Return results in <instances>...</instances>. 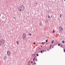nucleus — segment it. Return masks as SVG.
Instances as JSON below:
<instances>
[{
	"mask_svg": "<svg viewBox=\"0 0 65 65\" xmlns=\"http://www.w3.org/2000/svg\"><path fill=\"white\" fill-rule=\"evenodd\" d=\"M18 9L20 11H24L25 9V8H24V7L22 5H21L19 6L18 7Z\"/></svg>",
	"mask_w": 65,
	"mask_h": 65,
	"instance_id": "nucleus-1",
	"label": "nucleus"
},
{
	"mask_svg": "<svg viewBox=\"0 0 65 65\" xmlns=\"http://www.w3.org/2000/svg\"><path fill=\"white\" fill-rule=\"evenodd\" d=\"M1 43H2V44H4L5 42H4V40L2 39H1L0 41Z\"/></svg>",
	"mask_w": 65,
	"mask_h": 65,
	"instance_id": "nucleus-2",
	"label": "nucleus"
},
{
	"mask_svg": "<svg viewBox=\"0 0 65 65\" xmlns=\"http://www.w3.org/2000/svg\"><path fill=\"white\" fill-rule=\"evenodd\" d=\"M26 34H23L22 36V38L23 39H25V37H26Z\"/></svg>",
	"mask_w": 65,
	"mask_h": 65,
	"instance_id": "nucleus-3",
	"label": "nucleus"
},
{
	"mask_svg": "<svg viewBox=\"0 0 65 65\" xmlns=\"http://www.w3.org/2000/svg\"><path fill=\"white\" fill-rule=\"evenodd\" d=\"M59 29L60 31H63V28H62V27H59Z\"/></svg>",
	"mask_w": 65,
	"mask_h": 65,
	"instance_id": "nucleus-4",
	"label": "nucleus"
},
{
	"mask_svg": "<svg viewBox=\"0 0 65 65\" xmlns=\"http://www.w3.org/2000/svg\"><path fill=\"white\" fill-rule=\"evenodd\" d=\"M7 54L8 56H10V51H8L7 52Z\"/></svg>",
	"mask_w": 65,
	"mask_h": 65,
	"instance_id": "nucleus-5",
	"label": "nucleus"
},
{
	"mask_svg": "<svg viewBox=\"0 0 65 65\" xmlns=\"http://www.w3.org/2000/svg\"><path fill=\"white\" fill-rule=\"evenodd\" d=\"M4 59H5V60L6 59H7V56H5V57H4Z\"/></svg>",
	"mask_w": 65,
	"mask_h": 65,
	"instance_id": "nucleus-6",
	"label": "nucleus"
},
{
	"mask_svg": "<svg viewBox=\"0 0 65 65\" xmlns=\"http://www.w3.org/2000/svg\"><path fill=\"white\" fill-rule=\"evenodd\" d=\"M62 43H65V42H64V41L63 40L62 41Z\"/></svg>",
	"mask_w": 65,
	"mask_h": 65,
	"instance_id": "nucleus-7",
	"label": "nucleus"
},
{
	"mask_svg": "<svg viewBox=\"0 0 65 65\" xmlns=\"http://www.w3.org/2000/svg\"><path fill=\"white\" fill-rule=\"evenodd\" d=\"M54 42V40L52 41V42H51V43L52 44V43H53V42Z\"/></svg>",
	"mask_w": 65,
	"mask_h": 65,
	"instance_id": "nucleus-8",
	"label": "nucleus"
},
{
	"mask_svg": "<svg viewBox=\"0 0 65 65\" xmlns=\"http://www.w3.org/2000/svg\"><path fill=\"white\" fill-rule=\"evenodd\" d=\"M30 62L29 61V63H28V65H30Z\"/></svg>",
	"mask_w": 65,
	"mask_h": 65,
	"instance_id": "nucleus-9",
	"label": "nucleus"
},
{
	"mask_svg": "<svg viewBox=\"0 0 65 65\" xmlns=\"http://www.w3.org/2000/svg\"><path fill=\"white\" fill-rule=\"evenodd\" d=\"M17 44H19V42L18 41H17Z\"/></svg>",
	"mask_w": 65,
	"mask_h": 65,
	"instance_id": "nucleus-10",
	"label": "nucleus"
},
{
	"mask_svg": "<svg viewBox=\"0 0 65 65\" xmlns=\"http://www.w3.org/2000/svg\"><path fill=\"white\" fill-rule=\"evenodd\" d=\"M35 56V54L32 55V56H33L34 57Z\"/></svg>",
	"mask_w": 65,
	"mask_h": 65,
	"instance_id": "nucleus-11",
	"label": "nucleus"
},
{
	"mask_svg": "<svg viewBox=\"0 0 65 65\" xmlns=\"http://www.w3.org/2000/svg\"><path fill=\"white\" fill-rule=\"evenodd\" d=\"M29 35H30V36H31L32 35H31V34L30 33L29 34Z\"/></svg>",
	"mask_w": 65,
	"mask_h": 65,
	"instance_id": "nucleus-12",
	"label": "nucleus"
},
{
	"mask_svg": "<svg viewBox=\"0 0 65 65\" xmlns=\"http://www.w3.org/2000/svg\"><path fill=\"white\" fill-rule=\"evenodd\" d=\"M46 42H47V39L46 40Z\"/></svg>",
	"mask_w": 65,
	"mask_h": 65,
	"instance_id": "nucleus-13",
	"label": "nucleus"
},
{
	"mask_svg": "<svg viewBox=\"0 0 65 65\" xmlns=\"http://www.w3.org/2000/svg\"><path fill=\"white\" fill-rule=\"evenodd\" d=\"M55 31L54 30L53 31V33H55Z\"/></svg>",
	"mask_w": 65,
	"mask_h": 65,
	"instance_id": "nucleus-14",
	"label": "nucleus"
},
{
	"mask_svg": "<svg viewBox=\"0 0 65 65\" xmlns=\"http://www.w3.org/2000/svg\"><path fill=\"white\" fill-rule=\"evenodd\" d=\"M60 44H58V46H60Z\"/></svg>",
	"mask_w": 65,
	"mask_h": 65,
	"instance_id": "nucleus-15",
	"label": "nucleus"
},
{
	"mask_svg": "<svg viewBox=\"0 0 65 65\" xmlns=\"http://www.w3.org/2000/svg\"><path fill=\"white\" fill-rule=\"evenodd\" d=\"M37 56H39V55H38V54H37Z\"/></svg>",
	"mask_w": 65,
	"mask_h": 65,
	"instance_id": "nucleus-16",
	"label": "nucleus"
},
{
	"mask_svg": "<svg viewBox=\"0 0 65 65\" xmlns=\"http://www.w3.org/2000/svg\"><path fill=\"white\" fill-rule=\"evenodd\" d=\"M48 18H49V19H50V16L49 15H48Z\"/></svg>",
	"mask_w": 65,
	"mask_h": 65,
	"instance_id": "nucleus-17",
	"label": "nucleus"
},
{
	"mask_svg": "<svg viewBox=\"0 0 65 65\" xmlns=\"http://www.w3.org/2000/svg\"><path fill=\"white\" fill-rule=\"evenodd\" d=\"M41 53H42V51H41Z\"/></svg>",
	"mask_w": 65,
	"mask_h": 65,
	"instance_id": "nucleus-18",
	"label": "nucleus"
},
{
	"mask_svg": "<svg viewBox=\"0 0 65 65\" xmlns=\"http://www.w3.org/2000/svg\"><path fill=\"white\" fill-rule=\"evenodd\" d=\"M45 43H45H43V42H42V44H43V43Z\"/></svg>",
	"mask_w": 65,
	"mask_h": 65,
	"instance_id": "nucleus-19",
	"label": "nucleus"
},
{
	"mask_svg": "<svg viewBox=\"0 0 65 65\" xmlns=\"http://www.w3.org/2000/svg\"><path fill=\"white\" fill-rule=\"evenodd\" d=\"M63 51H64V52H65V49H64L63 50Z\"/></svg>",
	"mask_w": 65,
	"mask_h": 65,
	"instance_id": "nucleus-20",
	"label": "nucleus"
},
{
	"mask_svg": "<svg viewBox=\"0 0 65 65\" xmlns=\"http://www.w3.org/2000/svg\"><path fill=\"white\" fill-rule=\"evenodd\" d=\"M35 60V58H34V59H33V61H34Z\"/></svg>",
	"mask_w": 65,
	"mask_h": 65,
	"instance_id": "nucleus-21",
	"label": "nucleus"
},
{
	"mask_svg": "<svg viewBox=\"0 0 65 65\" xmlns=\"http://www.w3.org/2000/svg\"><path fill=\"white\" fill-rule=\"evenodd\" d=\"M34 64H35V65H36V63L35 62V63H34Z\"/></svg>",
	"mask_w": 65,
	"mask_h": 65,
	"instance_id": "nucleus-22",
	"label": "nucleus"
},
{
	"mask_svg": "<svg viewBox=\"0 0 65 65\" xmlns=\"http://www.w3.org/2000/svg\"><path fill=\"white\" fill-rule=\"evenodd\" d=\"M42 51L43 52H44V50H42Z\"/></svg>",
	"mask_w": 65,
	"mask_h": 65,
	"instance_id": "nucleus-23",
	"label": "nucleus"
},
{
	"mask_svg": "<svg viewBox=\"0 0 65 65\" xmlns=\"http://www.w3.org/2000/svg\"><path fill=\"white\" fill-rule=\"evenodd\" d=\"M61 14H60V18H61Z\"/></svg>",
	"mask_w": 65,
	"mask_h": 65,
	"instance_id": "nucleus-24",
	"label": "nucleus"
},
{
	"mask_svg": "<svg viewBox=\"0 0 65 65\" xmlns=\"http://www.w3.org/2000/svg\"><path fill=\"white\" fill-rule=\"evenodd\" d=\"M36 61H37V59H36Z\"/></svg>",
	"mask_w": 65,
	"mask_h": 65,
	"instance_id": "nucleus-25",
	"label": "nucleus"
},
{
	"mask_svg": "<svg viewBox=\"0 0 65 65\" xmlns=\"http://www.w3.org/2000/svg\"><path fill=\"white\" fill-rule=\"evenodd\" d=\"M31 63L32 64L33 63V62L32 61L31 62Z\"/></svg>",
	"mask_w": 65,
	"mask_h": 65,
	"instance_id": "nucleus-26",
	"label": "nucleus"
},
{
	"mask_svg": "<svg viewBox=\"0 0 65 65\" xmlns=\"http://www.w3.org/2000/svg\"><path fill=\"white\" fill-rule=\"evenodd\" d=\"M14 19H16V18H15V17H14Z\"/></svg>",
	"mask_w": 65,
	"mask_h": 65,
	"instance_id": "nucleus-27",
	"label": "nucleus"
},
{
	"mask_svg": "<svg viewBox=\"0 0 65 65\" xmlns=\"http://www.w3.org/2000/svg\"><path fill=\"white\" fill-rule=\"evenodd\" d=\"M60 46L61 47H62V45H61Z\"/></svg>",
	"mask_w": 65,
	"mask_h": 65,
	"instance_id": "nucleus-28",
	"label": "nucleus"
},
{
	"mask_svg": "<svg viewBox=\"0 0 65 65\" xmlns=\"http://www.w3.org/2000/svg\"><path fill=\"white\" fill-rule=\"evenodd\" d=\"M36 44L35 43H33V44Z\"/></svg>",
	"mask_w": 65,
	"mask_h": 65,
	"instance_id": "nucleus-29",
	"label": "nucleus"
},
{
	"mask_svg": "<svg viewBox=\"0 0 65 65\" xmlns=\"http://www.w3.org/2000/svg\"><path fill=\"white\" fill-rule=\"evenodd\" d=\"M41 47H42V46H41Z\"/></svg>",
	"mask_w": 65,
	"mask_h": 65,
	"instance_id": "nucleus-30",
	"label": "nucleus"
},
{
	"mask_svg": "<svg viewBox=\"0 0 65 65\" xmlns=\"http://www.w3.org/2000/svg\"><path fill=\"white\" fill-rule=\"evenodd\" d=\"M64 1L65 2V0H64Z\"/></svg>",
	"mask_w": 65,
	"mask_h": 65,
	"instance_id": "nucleus-31",
	"label": "nucleus"
},
{
	"mask_svg": "<svg viewBox=\"0 0 65 65\" xmlns=\"http://www.w3.org/2000/svg\"><path fill=\"white\" fill-rule=\"evenodd\" d=\"M51 17H52V16H51Z\"/></svg>",
	"mask_w": 65,
	"mask_h": 65,
	"instance_id": "nucleus-32",
	"label": "nucleus"
}]
</instances>
